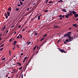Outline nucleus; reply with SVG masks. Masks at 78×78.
Returning <instances> with one entry per match:
<instances>
[{
    "label": "nucleus",
    "mask_w": 78,
    "mask_h": 78,
    "mask_svg": "<svg viewBox=\"0 0 78 78\" xmlns=\"http://www.w3.org/2000/svg\"><path fill=\"white\" fill-rule=\"evenodd\" d=\"M70 32H68L67 34H66L64 35V37H66L70 36Z\"/></svg>",
    "instance_id": "f257e3e1"
},
{
    "label": "nucleus",
    "mask_w": 78,
    "mask_h": 78,
    "mask_svg": "<svg viewBox=\"0 0 78 78\" xmlns=\"http://www.w3.org/2000/svg\"><path fill=\"white\" fill-rule=\"evenodd\" d=\"M59 51H61V53H66V52L65 51H64V50L63 49H59Z\"/></svg>",
    "instance_id": "f03ea898"
},
{
    "label": "nucleus",
    "mask_w": 78,
    "mask_h": 78,
    "mask_svg": "<svg viewBox=\"0 0 78 78\" xmlns=\"http://www.w3.org/2000/svg\"><path fill=\"white\" fill-rule=\"evenodd\" d=\"M77 24L76 23L75 24H73V27H75H75H78V25H76Z\"/></svg>",
    "instance_id": "7ed1b4c3"
},
{
    "label": "nucleus",
    "mask_w": 78,
    "mask_h": 78,
    "mask_svg": "<svg viewBox=\"0 0 78 78\" xmlns=\"http://www.w3.org/2000/svg\"><path fill=\"white\" fill-rule=\"evenodd\" d=\"M69 12L71 16H73V14H72V13H73V11L72 12V11H69Z\"/></svg>",
    "instance_id": "20e7f679"
},
{
    "label": "nucleus",
    "mask_w": 78,
    "mask_h": 78,
    "mask_svg": "<svg viewBox=\"0 0 78 78\" xmlns=\"http://www.w3.org/2000/svg\"><path fill=\"white\" fill-rule=\"evenodd\" d=\"M7 16H10V12H7Z\"/></svg>",
    "instance_id": "39448f33"
},
{
    "label": "nucleus",
    "mask_w": 78,
    "mask_h": 78,
    "mask_svg": "<svg viewBox=\"0 0 78 78\" xmlns=\"http://www.w3.org/2000/svg\"><path fill=\"white\" fill-rule=\"evenodd\" d=\"M74 17H76V18L77 17H78V14H75L74 15Z\"/></svg>",
    "instance_id": "423d86ee"
},
{
    "label": "nucleus",
    "mask_w": 78,
    "mask_h": 78,
    "mask_svg": "<svg viewBox=\"0 0 78 78\" xmlns=\"http://www.w3.org/2000/svg\"><path fill=\"white\" fill-rule=\"evenodd\" d=\"M62 11H64V12H67V11L65 9H63L62 10Z\"/></svg>",
    "instance_id": "0eeeda50"
},
{
    "label": "nucleus",
    "mask_w": 78,
    "mask_h": 78,
    "mask_svg": "<svg viewBox=\"0 0 78 78\" xmlns=\"http://www.w3.org/2000/svg\"><path fill=\"white\" fill-rule=\"evenodd\" d=\"M6 28V26H4V27L2 29V30L3 31H4V30H5V29Z\"/></svg>",
    "instance_id": "6e6552de"
},
{
    "label": "nucleus",
    "mask_w": 78,
    "mask_h": 78,
    "mask_svg": "<svg viewBox=\"0 0 78 78\" xmlns=\"http://www.w3.org/2000/svg\"><path fill=\"white\" fill-rule=\"evenodd\" d=\"M8 11H11V7H10L8 9Z\"/></svg>",
    "instance_id": "1a4fd4ad"
},
{
    "label": "nucleus",
    "mask_w": 78,
    "mask_h": 78,
    "mask_svg": "<svg viewBox=\"0 0 78 78\" xmlns=\"http://www.w3.org/2000/svg\"><path fill=\"white\" fill-rule=\"evenodd\" d=\"M73 14H76V12H75V11H73Z\"/></svg>",
    "instance_id": "9d476101"
},
{
    "label": "nucleus",
    "mask_w": 78,
    "mask_h": 78,
    "mask_svg": "<svg viewBox=\"0 0 78 78\" xmlns=\"http://www.w3.org/2000/svg\"><path fill=\"white\" fill-rule=\"evenodd\" d=\"M59 17L60 19V20H61V19H62V16H61V15H59Z\"/></svg>",
    "instance_id": "9b49d317"
},
{
    "label": "nucleus",
    "mask_w": 78,
    "mask_h": 78,
    "mask_svg": "<svg viewBox=\"0 0 78 78\" xmlns=\"http://www.w3.org/2000/svg\"><path fill=\"white\" fill-rule=\"evenodd\" d=\"M66 42H70V41H69L68 39H66L65 40Z\"/></svg>",
    "instance_id": "f8f14e48"
},
{
    "label": "nucleus",
    "mask_w": 78,
    "mask_h": 78,
    "mask_svg": "<svg viewBox=\"0 0 78 78\" xmlns=\"http://www.w3.org/2000/svg\"><path fill=\"white\" fill-rule=\"evenodd\" d=\"M54 27H54V28H57V27H58V26H56V25L54 24Z\"/></svg>",
    "instance_id": "ddd939ff"
},
{
    "label": "nucleus",
    "mask_w": 78,
    "mask_h": 78,
    "mask_svg": "<svg viewBox=\"0 0 78 78\" xmlns=\"http://www.w3.org/2000/svg\"><path fill=\"white\" fill-rule=\"evenodd\" d=\"M20 3L21 5H23V2H22V1H20Z\"/></svg>",
    "instance_id": "4468645a"
},
{
    "label": "nucleus",
    "mask_w": 78,
    "mask_h": 78,
    "mask_svg": "<svg viewBox=\"0 0 78 78\" xmlns=\"http://www.w3.org/2000/svg\"><path fill=\"white\" fill-rule=\"evenodd\" d=\"M48 3H52V4H53V2L52 1H51L49 2H48Z\"/></svg>",
    "instance_id": "2eb2a0df"
},
{
    "label": "nucleus",
    "mask_w": 78,
    "mask_h": 78,
    "mask_svg": "<svg viewBox=\"0 0 78 78\" xmlns=\"http://www.w3.org/2000/svg\"><path fill=\"white\" fill-rule=\"evenodd\" d=\"M19 9L18 8H16L15 11H18V10Z\"/></svg>",
    "instance_id": "dca6fc26"
},
{
    "label": "nucleus",
    "mask_w": 78,
    "mask_h": 78,
    "mask_svg": "<svg viewBox=\"0 0 78 78\" xmlns=\"http://www.w3.org/2000/svg\"><path fill=\"white\" fill-rule=\"evenodd\" d=\"M20 36V38H21V39H22V35H20V34H19Z\"/></svg>",
    "instance_id": "f3484780"
},
{
    "label": "nucleus",
    "mask_w": 78,
    "mask_h": 78,
    "mask_svg": "<svg viewBox=\"0 0 78 78\" xmlns=\"http://www.w3.org/2000/svg\"><path fill=\"white\" fill-rule=\"evenodd\" d=\"M65 17L66 18H67V19H68V18H69V16H68L67 15H65Z\"/></svg>",
    "instance_id": "a211bd4d"
},
{
    "label": "nucleus",
    "mask_w": 78,
    "mask_h": 78,
    "mask_svg": "<svg viewBox=\"0 0 78 78\" xmlns=\"http://www.w3.org/2000/svg\"><path fill=\"white\" fill-rule=\"evenodd\" d=\"M4 45V44H2L0 46V48H1V47H3Z\"/></svg>",
    "instance_id": "6ab92c4d"
},
{
    "label": "nucleus",
    "mask_w": 78,
    "mask_h": 78,
    "mask_svg": "<svg viewBox=\"0 0 78 78\" xmlns=\"http://www.w3.org/2000/svg\"><path fill=\"white\" fill-rule=\"evenodd\" d=\"M63 1L62 0H60V1H58V2H63Z\"/></svg>",
    "instance_id": "aec40b11"
},
{
    "label": "nucleus",
    "mask_w": 78,
    "mask_h": 78,
    "mask_svg": "<svg viewBox=\"0 0 78 78\" xmlns=\"http://www.w3.org/2000/svg\"><path fill=\"white\" fill-rule=\"evenodd\" d=\"M45 39V38H42L41 39V41H42V40H44Z\"/></svg>",
    "instance_id": "412c9836"
},
{
    "label": "nucleus",
    "mask_w": 78,
    "mask_h": 78,
    "mask_svg": "<svg viewBox=\"0 0 78 78\" xmlns=\"http://www.w3.org/2000/svg\"><path fill=\"white\" fill-rule=\"evenodd\" d=\"M13 43L14 44H16V43H17V41H13Z\"/></svg>",
    "instance_id": "4be33fe9"
},
{
    "label": "nucleus",
    "mask_w": 78,
    "mask_h": 78,
    "mask_svg": "<svg viewBox=\"0 0 78 78\" xmlns=\"http://www.w3.org/2000/svg\"><path fill=\"white\" fill-rule=\"evenodd\" d=\"M71 39L72 38H71V37H70L69 36V41H70V40H71Z\"/></svg>",
    "instance_id": "5701e85b"
},
{
    "label": "nucleus",
    "mask_w": 78,
    "mask_h": 78,
    "mask_svg": "<svg viewBox=\"0 0 78 78\" xmlns=\"http://www.w3.org/2000/svg\"><path fill=\"white\" fill-rule=\"evenodd\" d=\"M40 17H40L39 16H38V20H40Z\"/></svg>",
    "instance_id": "b1692460"
},
{
    "label": "nucleus",
    "mask_w": 78,
    "mask_h": 78,
    "mask_svg": "<svg viewBox=\"0 0 78 78\" xmlns=\"http://www.w3.org/2000/svg\"><path fill=\"white\" fill-rule=\"evenodd\" d=\"M31 42H28L27 43V44H28L29 45V44H31Z\"/></svg>",
    "instance_id": "393cba45"
},
{
    "label": "nucleus",
    "mask_w": 78,
    "mask_h": 78,
    "mask_svg": "<svg viewBox=\"0 0 78 78\" xmlns=\"http://www.w3.org/2000/svg\"><path fill=\"white\" fill-rule=\"evenodd\" d=\"M22 69V67H21L20 68H19V70H21V69Z\"/></svg>",
    "instance_id": "a878e982"
},
{
    "label": "nucleus",
    "mask_w": 78,
    "mask_h": 78,
    "mask_svg": "<svg viewBox=\"0 0 78 78\" xmlns=\"http://www.w3.org/2000/svg\"><path fill=\"white\" fill-rule=\"evenodd\" d=\"M16 38L17 39H20V37L18 36L16 37Z\"/></svg>",
    "instance_id": "bb28decb"
},
{
    "label": "nucleus",
    "mask_w": 78,
    "mask_h": 78,
    "mask_svg": "<svg viewBox=\"0 0 78 78\" xmlns=\"http://www.w3.org/2000/svg\"><path fill=\"white\" fill-rule=\"evenodd\" d=\"M12 38L9 41V42H11V41H12Z\"/></svg>",
    "instance_id": "cd10ccee"
},
{
    "label": "nucleus",
    "mask_w": 78,
    "mask_h": 78,
    "mask_svg": "<svg viewBox=\"0 0 78 78\" xmlns=\"http://www.w3.org/2000/svg\"><path fill=\"white\" fill-rule=\"evenodd\" d=\"M36 46H35L33 48V50H34L36 49Z\"/></svg>",
    "instance_id": "c85d7f7f"
},
{
    "label": "nucleus",
    "mask_w": 78,
    "mask_h": 78,
    "mask_svg": "<svg viewBox=\"0 0 78 78\" xmlns=\"http://www.w3.org/2000/svg\"><path fill=\"white\" fill-rule=\"evenodd\" d=\"M9 55H11V51H10V50H9Z\"/></svg>",
    "instance_id": "c756f323"
},
{
    "label": "nucleus",
    "mask_w": 78,
    "mask_h": 78,
    "mask_svg": "<svg viewBox=\"0 0 78 78\" xmlns=\"http://www.w3.org/2000/svg\"><path fill=\"white\" fill-rule=\"evenodd\" d=\"M44 37H46L47 36V34H45L44 35Z\"/></svg>",
    "instance_id": "7c9ffc66"
},
{
    "label": "nucleus",
    "mask_w": 78,
    "mask_h": 78,
    "mask_svg": "<svg viewBox=\"0 0 78 78\" xmlns=\"http://www.w3.org/2000/svg\"><path fill=\"white\" fill-rule=\"evenodd\" d=\"M4 15H5V16H7V14H6V13H5L4 14Z\"/></svg>",
    "instance_id": "2f4dec72"
},
{
    "label": "nucleus",
    "mask_w": 78,
    "mask_h": 78,
    "mask_svg": "<svg viewBox=\"0 0 78 78\" xmlns=\"http://www.w3.org/2000/svg\"><path fill=\"white\" fill-rule=\"evenodd\" d=\"M61 41V40H59L58 41V43H59V42H60Z\"/></svg>",
    "instance_id": "473e14b6"
},
{
    "label": "nucleus",
    "mask_w": 78,
    "mask_h": 78,
    "mask_svg": "<svg viewBox=\"0 0 78 78\" xmlns=\"http://www.w3.org/2000/svg\"><path fill=\"white\" fill-rule=\"evenodd\" d=\"M48 0H46V3H48Z\"/></svg>",
    "instance_id": "72a5a7b5"
},
{
    "label": "nucleus",
    "mask_w": 78,
    "mask_h": 78,
    "mask_svg": "<svg viewBox=\"0 0 78 78\" xmlns=\"http://www.w3.org/2000/svg\"><path fill=\"white\" fill-rule=\"evenodd\" d=\"M24 31H25V29H23L22 30V31L23 32Z\"/></svg>",
    "instance_id": "f704fd0d"
},
{
    "label": "nucleus",
    "mask_w": 78,
    "mask_h": 78,
    "mask_svg": "<svg viewBox=\"0 0 78 78\" xmlns=\"http://www.w3.org/2000/svg\"><path fill=\"white\" fill-rule=\"evenodd\" d=\"M27 58H28V57H27L24 58V60H25V59H27Z\"/></svg>",
    "instance_id": "c9c22d12"
},
{
    "label": "nucleus",
    "mask_w": 78,
    "mask_h": 78,
    "mask_svg": "<svg viewBox=\"0 0 78 78\" xmlns=\"http://www.w3.org/2000/svg\"><path fill=\"white\" fill-rule=\"evenodd\" d=\"M5 17H6V19H8V16L7 15V16H6Z\"/></svg>",
    "instance_id": "e433bc0d"
},
{
    "label": "nucleus",
    "mask_w": 78,
    "mask_h": 78,
    "mask_svg": "<svg viewBox=\"0 0 78 78\" xmlns=\"http://www.w3.org/2000/svg\"><path fill=\"white\" fill-rule=\"evenodd\" d=\"M38 34V33H35V34H34V35L35 36H36V35H37Z\"/></svg>",
    "instance_id": "4c0bfd02"
},
{
    "label": "nucleus",
    "mask_w": 78,
    "mask_h": 78,
    "mask_svg": "<svg viewBox=\"0 0 78 78\" xmlns=\"http://www.w3.org/2000/svg\"><path fill=\"white\" fill-rule=\"evenodd\" d=\"M67 15H68V16H70V14H69V13H68Z\"/></svg>",
    "instance_id": "58836bf2"
},
{
    "label": "nucleus",
    "mask_w": 78,
    "mask_h": 78,
    "mask_svg": "<svg viewBox=\"0 0 78 78\" xmlns=\"http://www.w3.org/2000/svg\"><path fill=\"white\" fill-rule=\"evenodd\" d=\"M15 46H14V47L13 48H12V49H13V50H14V49H15Z\"/></svg>",
    "instance_id": "ea45409f"
},
{
    "label": "nucleus",
    "mask_w": 78,
    "mask_h": 78,
    "mask_svg": "<svg viewBox=\"0 0 78 78\" xmlns=\"http://www.w3.org/2000/svg\"><path fill=\"white\" fill-rule=\"evenodd\" d=\"M48 11V10H46L44 11V12H47Z\"/></svg>",
    "instance_id": "a19ab883"
},
{
    "label": "nucleus",
    "mask_w": 78,
    "mask_h": 78,
    "mask_svg": "<svg viewBox=\"0 0 78 78\" xmlns=\"http://www.w3.org/2000/svg\"><path fill=\"white\" fill-rule=\"evenodd\" d=\"M33 33H32V34H31V35H30V37H32V35H33Z\"/></svg>",
    "instance_id": "79ce46f5"
},
{
    "label": "nucleus",
    "mask_w": 78,
    "mask_h": 78,
    "mask_svg": "<svg viewBox=\"0 0 78 78\" xmlns=\"http://www.w3.org/2000/svg\"><path fill=\"white\" fill-rule=\"evenodd\" d=\"M19 66H22V65L20 63H19Z\"/></svg>",
    "instance_id": "37998d69"
},
{
    "label": "nucleus",
    "mask_w": 78,
    "mask_h": 78,
    "mask_svg": "<svg viewBox=\"0 0 78 78\" xmlns=\"http://www.w3.org/2000/svg\"><path fill=\"white\" fill-rule=\"evenodd\" d=\"M14 27V25H12V28H13V27Z\"/></svg>",
    "instance_id": "c03bdc74"
},
{
    "label": "nucleus",
    "mask_w": 78,
    "mask_h": 78,
    "mask_svg": "<svg viewBox=\"0 0 78 78\" xmlns=\"http://www.w3.org/2000/svg\"><path fill=\"white\" fill-rule=\"evenodd\" d=\"M3 50V48H1V49H0V50L2 51Z\"/></svg>",
    "instance_id": "a18cd8bd"
},
{
    "label": "nucleus",
    "mask_w": 78,
    "mask_h": 78,
    "mask_svg": "<svg viewBox=\"0 0 78 78\" xmlns=\"http://www.w3.org/2000/svg\"><path fill=\"white\" fill-rule=\"evenodd\" d=\"M2 34H1L0 35V37H1V36H3V35H2Z\"/></svg>",
    "instance_id": "49530a36"
},
{
    "label": "nucleus",
    "mask_w": 78,
    "mask_h": 78,
    "mask_svg": "<svg viewBox=\"0 0 78 78\" xmlns=\"http://www.w3.org/2000/svg\"><path fill=\"white\" fill-rule=\"evenodd\" d=\"M16 47H17L18 48H19V46L17 45H16Z\"/></svg>",
    "instance_id": "de8ad7c7"
},
{
    "label": "nucleus",
    "mask_w": 78,
    "mask_h": 78,
    "mask_svg": "<svg viewBox=\"0 0 78 78\" xmlns=\"http://www.w3.org/2000/svg\"><path fill=\"white\" fill-rule=\"evenodd\" d=\"M64 43L65 44H67V43H66V42H64Z\"/></svg>",
    "instance_id": "09e8293b"
},
{
    "label": "nucleus",
    "mask_w": 78,
    "mask_h": 78,
    "mask_svg": "<svg viewBox=\"0 0 78 78\" xmlns=\"http://www.w3.org/2000/svg\"><path fill=\"white\" fill-rule=\"evenodd\" d=\"M4 59H5V58H4L2 59V60H4Z\"/></svg>",
    "instance_id": "8fccbe9b"
},
{
    "label": "nucleus",
    "mask_w": 78,
    "mask_h": 78,
    "mask_svg": "<svg viewBox=\"0 0 78 78\" xmlns=\"http://www.w3.org/2000/svg\"><path fill=\"white\" fill-rule=\"evenodd\" d=\"M18 6H20L21 5H20L19 4H18Z\"/></svg>",
    "instance_id": "3c124183"
},
{
    "label": "nucleus",
    "mask_w": 78,
    "mask_h": 78,
    "mask_svg": "<svg viewBox=\"0 0 78 78\" xmlns=\"http://www.w3.org/2000/svg\"><path fill=\"white\" fill-rule=\"evenodd\" d=\"M20 27H21L19 25V26H18V28H20Z\"/></svg>",
    "instance_id": "603ef678"
},
{
    "label": "nucleus",
    "mask_w": 78,
    "mask_h": 78,
    "mask_svg": "<svg viewBox=\"0 0 78 78\" xmlns=\"http://www.w3.org/2000/svg\"><path fill=\"white\" fill-rule=\"evenodd\" d=\"M62 17H63V18H64V16H62Z\"/></svg>",
    "instance_id": "864d4df0"
},
{
    "label": "nucleus",
    "mask_w": 78,
    "mask_h": 78,
    "mask_svg": "<svg viewBox=\"0 0 78 78\" xmlns=\"http://www.w3.org/2000/svg\"><path fill=\"white\" fill-rule=\"evenodd\" d=\"M23 55V53H21V55Z\"/></svg>",
    "instance_id": "5fc2aeb1"
},
{
    "label": "nucleus",
    "mask_w": 78,
    "mask_h": 78,
    "mask_svg": "<svg viewBox=\"0 0 78 78\" xmlns=\"http://www.w3.org/2000/svg\"><path fill=\"white\" fill-rule=\"evenodd\" d=\"M16 72H11V73H15Z\"/></svg>",
    "instance_id": "6e6d98bb"
},
{
    "label": "nucleus",
    "mask_w": 78,
    "mask_h": 78,
    "mask_svg": "<svg viewBox=\"0 0 78 78\" xmlns=\"http://www.w3.org/2000/svg\"><path fill=\"white\" fill-rule=\"evenodd\" d=\"M8 33V30H7V31L6 32V33Z\"/></svg>",
    "instance_id": "4d7b16f0"
},
{
    "label": "nucleus",
    "mask_w": 78,
    "mask_h": 78,
    "mask_svg": "<svg viewBox=\"0 0 78 78\" xmlns=\"http://www.w3.org/2000/svg\"><path fill=\"white\" fill-rule=\"evenodd\" d=\"M30 9L29 8H28V9H27V10L28 11Z\"/></svg>",
    "instance_id": "13d9d810"
},
{
    "label": "nucleus",
    "mask_w": 78,
    "mask_h": 78,
    "mask_svg": "<svg viewBox=\"0 0 78 78\" xmlns=\"http://www.w3.org/2000/svg\"><path fill=\"white\" fill-rule=\"evenodd\" d=\"M37 49H38V48H39V47H38V46H37Z\"/></svg>",
    "instance_id": "bf43d9fd"
},
{
    "label": "nucleus",
    "mask_w": 78,
    "mask_h": 78,
    "mask_svg": "<svg viewBox=\"0 0 78 78\" xmlns=\"http://www.w3.org/2000/svg\"><path fill=\"white\" fill-rule=\"evenodd\" d=\"M77 20H78V18H77L76 20V21H77Z\"/></svg>",
    "instance_id": "052dcab7"
},
{
    "label": "nucleus",
    "mask_w": 78,
    "mask_h": 78,
    "mask_svg": "<svg viewBox=\"0 0 78 78\" xmlns=\"http://www.w3.org/2000/svg\"><path fill=\"white\" fill-rule=\"evenodd\" d=\"M1 40H2V37L0 38V41H1Z\"/></svg>",
    "instance_id": "680f3d73"
},
{
    "label": "nucleus",
    "mask_w": 78,
    "mask_h": 78,
    "mask_svg": "<svg viewBox=\"0 0 78 78\" xmlns=\"http://www.w3.org/2000/svg\"><path fill=\"white\" fill-rule=\"evenodd\" d=\"M41 16H42V14H41L39 16L41 17Z\"/></svg>",
    "instance_id": "e2e57ef3"
},
{
    "label": "nucleus",
    "mask_w": 78,
    "mask_h": 78,
    "mask_svg": "<svg viewBox=\"0 0 78 78\" xmlns=\"http://www.w3.org/2000/svg\"><path fill=\"white\" fill-rule=\"evenodd\" d=\"M16 34V32H15L14 34Z\"/></svg>",
    "instance_id": "0e129e2a"
},
{
    "label": "nucleus",
    "mask_w": 78,
    "mask_h": 78,
    "mask_svg": "<svg viewBox=\"0 0 78 78\" xmlns=\"http://www.w3.org/2000/svg\"><path fill=\"white\" fill-rule=\"evenodd\" d=\"M30 31H28V32L30 33Z\"/></svg>",
    "instance_id": "69168bd1"
},
{
    "label": "nucleus",
    "mask_w": 78,
    "mask_h": 78,
    "mask_svg": "<svg viewBox=\"0 0 78 78\" xmlns=\"http://www.w3.org/2000/svg\"><path fill=\"white\" fill-rule=\"evenodd\" d=\"M16 71V70H15V69H14V70H13V71Z\"/></svg>",
    "instance_id": "338daca9"
},
{
    "label": "nucleus",
    "mask_w": 78,
    "mask_h": 78,
    "mask_svg": "<svg viewBox=\"0 0 78 78\" xmlns=\"http://www.w3.org/2000/svg\"><path fill=\"white\" fill-rule=\"evenodd\" d=\"M21 78H23V76H21Z\"/></svg>",
    "instance_id": "774afa93"
}]
</instances>
